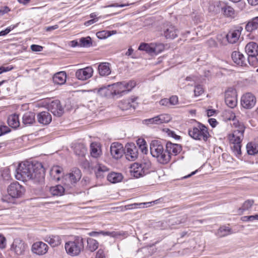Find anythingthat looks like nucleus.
<instances>
[{"instance_id":"nucleus-60","label":"nucleus","mask_w":258,"mask_h":258,"mask_svg":"<svg viewBox=\"0 0 258 258\" xmlns=\"http://www.w3.org/2000/svg\"><path fill=\"white\" fill-rule=\"evenodd\" d=\"M96 258H106L104 251L102 249H99L96 255Z\"/></svg>"},{"instance_id":"nucleus-19","label":"nucleus","mask_w":258,"mask_h":258,"mask_svg":"<svg viewBox=\"0 0 258 258\" xmlns=\"http://www.w3.org/2000/svg\"><path fill=\"white\" fill-rule=\"evenodd\" d=\"M124 153L126 159L128 160H135L138 156V149L133 144H128L126 146V150Z\"/></svg>"},{"instance_id":"nucleus-57","label":"nucleus","mask_w":258,"mask_h":258,"mask_svg":"<svg viewBox=\"0 0 258 258\" xmlns=\"http://www.w3.org/2000/svg\"><path fill=\"white\" fill-rule=\"evenodd\" d=\"M14 28V26H10L7 28L5 30H2L0 32V36H5L8 34Z\"/></svg>"},{"instance_id":"nucleus-42","label":"nucleus","mask_w":258,"mask_h":258,"mask_svg":"<svg viewBox=\"0 0 258 258\" xmlns=\"http://www.w3.org/2000/svg\"><path fill=\"white\" fill-rule=\"evenodd\" d=\"M161 199H158L157 200H155L154 201H153L150 203H134L132 204H128L127 205H125L124 208L126 210H131L134 209L138 208L139 206H140L141 205H145L147 204H149L151 203H154L155 204H157L159 203V202L161 201Z\"/></svg>"},{"instance_id":"nucleus-1","label":"nucleus","mask_w":258,"mask_h":258,"mask_svg":"<svg viewBox=\"0 0 258 258\" xmlns=\"http://www.w3.org/2000/svg\"><path fill=\"white\" fill-rule=\"evenodd\" d=\"M45 170L41 163L35 164L29 162L19 164L16 170L15 177L19 180H33L35 182L43 181Z\"/></svg>"},{"instance_id":"nucleus-32","label":"nucleus","mask_w":258,"mask_h":258,"mask_svg":"<svg viewBox=\"0 0 258 258\" xmlns=\"http://www.w3.org/2000/svg\"><path fill=\"white\" fill-rule=\"evenodd\" d=\"M233 125L236 128L235 130L234 131L233 134L229 136H235V134L239 135L237 134H241L242 135H243L245 127L243 124L242 122H239L238 120H235L233 119Z\"/></svg>"},{"instance_id":"nucleus-6","label":"nucleus","mask_w":258,"mask_h":258,"mask_svg":"<svg viewBox=\"0 0 258 258\" xmlns=\"http://www.w3.org/2000/svg\"><path fill=\"white\" fill-rule=\"evenodd\" d=\"M8 194L13 198L21 197L24 193V187L18 182L15 181L12 183L8 187Z\"/></svg>"},{"instance_id":"nucleus-31","label":"nucleus","mask_w":258,"mask_h":258,"mask_svg":"<svg viewBox=\"0 0 258 258\" xmlns=\"http://www.w3.org/2000/svg\"><path fill=\"white\" fill-rule=\"evenodd\" d=\"M90 153L94 158L99 157L101 154V150L100 145L97 143H92L90 145Z\"/></svg>"},{"instance_id":"nucleus-22","label":"nucleus","mask_w":258,"mask_h":258,"mask_svg":"<svg viewBox=\"0 0 258 258\" xmlns=\"http://www.w3.org/2000/svg\"><path fill=\"white\" fill-rule=\"evenodd\" d=\"M143 170L142 166H141L140 164L138 163H134L131 166L130 173L131 175L134 177L139 178L146 174L144 171Z\"/></svg>"},{"instance_id":"nucleus-7","label":"nucleus","mask_w":258,"mask_h":258,"mask_svg":"<svg viewBox=\"0 0 258 258\" xmlns=\"http://www.w3.org/2000/svg\"><path fill=\"white\" fill-rule=\"evenodd\" d=\"M225 101L229 107L233 108L237 105V94L235 89L229 88L225 93Z\"/></svg>"},{"instance_id":"nucleus-39","label":"nucleus","mask_w":258,"mask_h":258,"mask_svg":"<svg viewBox=\"0 0 258 258\" xmlns=\"http://www.w3.org/2000/svg\"><path fill=\"white\" fill-rule=\"evenodd\" d=\"M75 154L79 156H84L87 153V148L82 144L77 145L75 147Z\"/></svg>"},{"instance_id":"nucleus-12","label":"nucleus","mask_w":258,"mask_h":258,"mask_svg":"<svg viewBox=\"0 0 258 258\" xmlns=\"http://www.w3.org/2000/svg\"><path fill=\"white\" fill-rule=\"evenodd\" d=\"M93 69L91 67H87L77 70L75 76L78 80L85 81L93 76Z\"/></svg>"},{"instance_id":"nucleus-59","label":"nucleus","mask_w":258,"mask_h":258,"mask_svg":"<svg viewBox=\"0 0 258 258\" xmlns=\"http://www.w3.org/2000/svg\"><path fill=\"white\" fill-rule=\"evenodd\" d=\"M169 101V99L164 98L160 101L159 103L161 105L169 107L170 105Z\"/></svg>"},{"instance_id":"nucleus-3","label":"nucleus","mask_w":258,"mask_h":258,"mask_svg":"<svg viewBox=\"0 0 258 258\" xmlns=\"http://www.w3.org/2000/svg\"><path fill=\"white\" fill-rule=\"evenodd\" d=\"M64 248L67 253L72 256L79 255L84 248L83 238L76 236L73 239L66 242Z\"/></svg>"},{"instance_id":"nucleus-30","label":"nucleus","mask_w":258,"mask_h":258,"mask_svg":"<svg viewBox=\"0 0 258 258\" xmlns=\"http://www.w3.org/2000/svg\"><path fill=\"white\" fill-rule=\"evenodd\" d=\"M8 123L10 126L14 128H17L20 126L19 116L16 114L10 115L8 118Z\"/></svg>"},{"instance_id":"nucleus-24","label":"nucleus","mask_w":258,"mask_h":258,"mask_svg":"<svg viewBox=\"0 0 258 258\" xmlns=\"http://www.w3.org/2000/svg\"><path fill=\"white\" fill-rule=\"evenodd\" d=\"M37 120L39 123L47 125L52 120L51 114L47 111H42L37 114Z\"/></svg>"},{"instance_id":"nucleus-4","label":"nucleus","mask_w":258,"mask_h":258,"mask_svg":"<svg viewBox=\"0 0 258 258\" xmlns=\"http://www.w3.org/2000/svg\"><path fill=\"white\" fill-rule=\"evenodd\" d=\"M189 136L196 140L206 142L210 137L208 128L203 124L198 122L197 126L189 128Z\"/></svg>"},{"instance_id":"nucleus-18","label":"nucleus","mask_w":258,"mask_h":258,"mask_svg":"<svg viewBox=\"0 0 258 258\" xmlns=\"http://www.w3.org/2000/svg\"><path fill=\"white\" fill-rule=\"evenodd\" d=\"M48 109L55 116H60L63 113V108L60 101L57 100H54L49 104Z\"/></svg>"},{"instance_id":"nucleus-55","label":"nucleus","mask_w":258,"mask_h":258,"mask_svg":"<svg viewBox=\"0 0 258 258\" xmlns=\"http://www.w3.org/2000/svg\"><path fill=\"white\" fill-rule=\"evenodd\" d=\"M31 49L33 51L39 52L42 50L43 47L38 45L32 44L31 45Z\"/></svg>"},{"instance_id":"nucleus-10","label":"nucleus","mask_w":258,"mask_h":258,"mask_svg":"<svg viewBox=\"0 0 258 258\" xmlns=\"http://www.w3.org/2000/svg\"><path fill=\"white\" fill-rule=\"evenodd\" d=\"M28 248L27 245L20 238L14 239L11 249L17 255H23L25 254Z\"/></svg>"},{"instance_id":"nucleus-48","label":"nucleus","mask_w":258,"mask_h":258,"mask_svg":"<svg viewBox=\"0 0 258 258\" xmlns=\"http://www.w3.org/2000/svg\"><path fill=\"white\" fill-rule=\"evenodd\" d=\"M91 39L90 37H82L80 39V45L83 47H88L91 44Z\"/></svg>"},{"instance_id":"nucleus-40","label":"nucleus","mask_w":258,"mask_h":258,"mask_svg":"<svg viewBox=\"0 0 258 258\" xmlns=\"http://www.w3.org/2000/svg\"><path fill=\"white\" fill-rule=\"evenodd\" d=\"M246 150L248 154L254 155L258 153V145L253 143H248L246 145Z\"/></svg>"},{"instance_id":"nucleus-21","label":"nucleus","mask_w":258,"mask_h":258,"mask_svg":"<svg viewBox=\"0 0 258 258\" xmlns=\"http://www.w3.org/2000/svg\"><path fill=\"white\" fill-rule=\"evenodd\" d=\"M242 30V28L241 27L236 29L230 30L226 35L228 41L232 44L236 43L239 39Z\"/></svg>"},{"instance_id":"nucleus-62","label":"nucleus","mask_w":258,"mask_h":258,"mask_svg":"<svg viewBox=\"0 0 258 258\" xmlns=\"http://www.w3.org/2000/svg\"><path fill=\"white\" fill-rule=\"evenodd\" d=\"M208 122L213 127H215L218 123L216 119L215 118L209 119Z\"/></svg>"},{"instance_id":"nucleus-52","label":"nucleus","mask_w":258,"mask_h":258,"mask_svg":"<svg viewBox=\"0 0 258 258\" xmlns=\"http://www.w3.org/2000/svg\"><path fill=\"white\" fill-rule=\"evenodd\" d=\"M164 131L167 134V135L169 136L172 137L173 138H174L176 140H178L180 139L179 136L176 135V134L174 133V132L169 130V128H164Z\"/></svg>"},{"instance_id":"nucleus-61","label":"nucleus","mask_w":258,"mask_h":258,"mask_svg":"<svg viewBox=\"0 0 258 258\" xmlns=\"http://www.w3.org/2000/svg\"><path fill=\"white\" fill-rule=\"evenodd\" d=\"M13 69V67H0V74H2L4 72H7L12 70Z\"/></svg>"},{"instance_id":"nucleus-64","label":"nucleus","mask_w":258,"mask_h":258,"mask_svg":"<svg viewBox=\"0 0 258 258\" xmlns=\"http://www.w3.org/2000/svg\"><path fill=\"white\" fill-rule=\"evenodd\" d=\"M97 21V19H92L91 20H89L88 21L85 22V23H84V25L86 26H89L94 24V23H95Z\"/></svg>"},{"instance_id":"nucleus-9","label":"nucleus","mask_w":258,"mask_h":258,"mask_svg":"<svg viewBox=\"0 0 258 258\" xmlns=\"http://www.w3.org/2000/svg\"><path fill=\"white\" fill-rule=\"evenodd\" d=\"M239 135L235 134V136H229V140L231 143L233 145L231 146V148L233 150V153L236 156L241 155V142L243 139V135L241 134Z\"/></svg>"},{"instance_id":"nucleus-45","label":"nucleus","mask_w":258,"mask_h":258,"mask_svg":"<svg viewBox=\"0 0 258 258\" xmlns=\"http://www.w3.org/2000/svg\"><path fill=\"white\" fill-rule=\"evenodd\" d=\"M152 46H153L152 43L150 44L142 43L140 45L138 49L140 50L145 51L148 53L152 55Z\"/></svg>"},{"instance_id":"nucleus-53","label":"nucleus","mask_w":258,"mask_h":258,"mask_svg":"<svg viewBox=\"0 0 258 258\" xmlns=\"http://www.w3.org/2000/svg\"><path fill=\"white\" fill-rule=\"evenodd\" d=\"M204 92L203 88L201 85H198L196 86L194 93L195 96H199L201 95Z\"/></svg>"},{"instance_id":"nucleus-17","label":"nucleus","mask_w":258,"mask_h":258,"mask_svg":"<svg viewBox=\"0 0 258 258\" xmlns=\"http://www.w3.org/2000/svg\"><path fill=\"white\" fill-rule=\"evenodd\" d=\"M48 250L47 245L41 241L36 242L32 246V251L37 255H43Z\"/></svg>"},{"instance_id":"nucleus-23","label":"nucleus","mask_w":258,"mask_h":258,"mask_svg":"<svg viewBox=\"0 0 258 258\" xmlns=\"http://www.w3.org/2000/svg\"><path fill=\"white\" fill-rule=\"evenodd\" d=\"M233 61L238 66H244L246 65V59L243 54L239 51H233L231 54Z\"/></svg>"},{"instance_id":"nucleus-50","label":"nucleus","mask_w":258,"mask_h":258,"mask_svg":"<svg viewBox=\"0 0 258 258\" xmlns=\"http://www.w3.org/2000/svg\"><path fill=\"white\" fill-rule=\"evenodd\" d=\"M97 37L99 39H105L111 35L110 32L108 31H102L96 33Z\"/></svg>"},{"instance_id":"nucleus-2","label":"nucleus","mask_w":258,"mask_h":258,"mask_svg":"<svg viewBox=\"0 0 258 258\" xmlns=\"http://www.w3.org/2000/svg\"><path fill=\"white\" fill-rule=\"evenodd\" d=\"M150 153L160 164H166L170 161L169 155L166 148L158 140H153L150 144Z\"/></svg>"},{"instance_id":"nucleus-15","label":"nucleus","mask_w":258,"mask_h":258,"mask_svg":"<svg viewBox=\"0 0 258 258\" xmlns=\"http://www.w3.org/2000/svg\"><path fill=\"white\" fill-rule=\"evenodd\" d=\"M178 30L170 24H168L163 28V35L167 39H173L178 36Z\"/></svg>"},{"instance_id":"nucleus-14","label":"nucleus","mask_w":258,"mask_h":258,"mask_svg":"<svg viewBox=\"0 0 258 258\" xmlns=\"http://www.w3.org/2000/svg\"><path fill=\"white\" fill-rule=\"evenodd\" d=\"M171 119L170 116L167 114H160L153 118L147 119L144 120L147 124H160L161 123H167Z\"/></svg>"},{"instance_id":"nucleus-8","label":"nucleus","mask_w":258,"mask_h":258,"mask_svg":"<svg viewBox=\"0 0 258 258\" xmlns=\"http://www.w3.org/2000/svg\"><path fill=\"white\" fill-rule=\"evenodd\" d=\"M81 170L77 168H74L71 170L69 173L65 175V184L69 185H73L81 179Z\"/></svg>"},{"instance_id":"nucleus-34","label":"nucleus","mask_w":258,"mask_h":258,"mask_svg":"<svg viewBox=\"0 0 258 258\" xmlns=\"http://www.w3.org/2000/svg\"><path fill=\"white\" fill-rule=\"evenodd\" d=\"M123 176L120 173L111 172L107 175V180L113 183L120 182Z\"/></svg>"},{"instance_id":"nucleus-63","label":"nucleus","mask_w":258,"mask_h":258,"mask_svg":"<svg viewBox=\"0 0 258 258\" xmlns=\"http://www.w3.org/2000/svg\"><path fill=\"white\" fill-rule=\"evenodd\" d=\"M137 143L139 147L142 146L147 145L146 142L143 139H138L137 141Z\"/></svg>"},{"instance_id":"nucleus-49","label":"nucleus","mask_w":258,"mask_h":258,"mask_svg":"<svg viewBox=\"0 0 258 258\" xmlns=\"http://www.w3.org/2000/svg\"><path fill=\"white\" fill-rule=\"evenodd\" d=\"M140 164L141 166H142V168H143V170L144 171V172L146 174L149 172V170L151 168V163L150 161L144 160V161L142 162V164Z\"/></svg>"},{"instance_id":"nucleus-46","label":"nucleus","mask_w":258,"mask_h":258,"mask_svg":"<svg viewBox=\"0 0 258 258\" xmlns=\"http://www.w3.org/2000/svg\"><path fill=\"white\" fill-rule=\"evenodd\" d=\"M152 55L158 54L162 52L164 49V45L162 43H152Z\"/></svg>"},{"instance_id":"nucleus-28","label":"nucleus","mask_w":258,"mask_h":258,"mask_svg":"<svg viewBox=\"0 0 258 258\" xmlns=\"http://www.w3.org/2000/svg\"><path fill=\"white\" fill-rule=\"evenodd\" d=\"M67 79V75L64 72H60L56 73L53 77V81L55 84L58 85L63 84Z\"/></svg>"},{"instance_id":"nucleus-35","label":"nucleus","mask_w":258,"mask_h":258,"mask_svg":"<svg viewBox=\"0 0 258 258\" xmlns=\"http://www.w3.org/2000/svg\"><path fill=\"white\" fill-rule=\"evenodd\" d=\"M35 122V114L32 112H27L23 116V123L25 125H29Z\"/></svg>"},{"instance_id":"nucleus-41","label":"nucleus","mask_w":258,"mask_h":258,"mask_svg":"<svg viewBox=\"0 0 258 258\" xmlns=\"http://www.w3.org/2000/svg\"><path fill=\"white\" fill-rule=\"evenodd\" d=\"M223 14L228 17H233L235 15V11L232 7L228 5H225L221 8Z\"/></svg>"},{"instance_id":"nucleus-16","label":"nucleus","mask_w":258,"mask_h":258,"mask_svg":"<svg viewBox=\"0 0 258 258\" xmlns=\"http://www.w3.org/2000/svg\"><path fill=\"white\" fill-rule=\"evenodd\" d=\"M137 97H135L124 99L119 102L118 106L122 110H126L131 108L135 109L137 105Z\"/></svg>"},{"instance_id":"nucleus-43","label":"nucleus","mask_w":258,"mask_h":258,"mask_svg":"<svg viewBox=\"0 0 258 258\" xmlns=\"http://www.w3.org/2000/svg\"><path fill=\"white\" fill-rule=\"evenodd\" d=\"M99 243L97 240L93 238H88L87 240V248L91 252L96 250L98 247Z\"/></svg>"},{"instance_id":"nucleus-27","label":"nucleus","mask_w":258,"mask_h":258,"mask_svg":"<svg viewBox=\"0 0 258 258\" xmlns=\"http://www.w3.org/2000/svg\"><path fill=\"white\" fill-rule=\"evenodd\" d=\"M45 241L52 247H56L59 245L61 242V239L59 236L51 235L46 237Z\"/></svg>"},{"instance_id":"nucleus-11","label":"nucleus","mask_w":258,"mask_h":258,"mask_svg":"<svg viewBox=\"0 0 258 258\" xmlns=\"http://www.w3.org/2000/svg\"><path fill=\"white\" fill-rule=\"evenodd\" d=\"M256 98L255 96L250 93H247L244 94L241 99V104L243 107L246 109H251L255 104Z\"/></svg>"},{"instance_id":"nucleus-56","label":"nucleus","mask_w":258,"mask_h":258,"mask_svg":"<svg viewBox=\"0 0 258 258\" xmlns=\"http://www.w3.org/2000/svg\"><path fill=\"white\" fill-rule=\"evenodd\" d=\"M241 219L243 222H251L254 220V215L245 216L242 217Z\"/></svg>"},{"instance_id":"nucleus-36","label":"nucleus","mask_w":258,"mask_h":258,"mask_svg":"<svg viewBox=\"0 0 258 258\" xmlns=\"http://www.w3.org/2000/svg\"><path fill=\"white\" fill-rule=\"evenodd\" d=\"M257 28L258 17H256L249 21L245 26V29L248 32H252Z\"/></svg>"},{"instance_id":"nucleus-5","label":"nucleus","mask_w":258,"mask_h":258,"mask_svg":"<svg viewBox=\"0 0 258 258\" xmlns=\"http://www.w3.org/2000/svg\"><path fill=\"white\" fill-rule=\"evenodd\" d=\"M136 85L135 81H130L128 82H117L111 85L112 87V93L115 95H123L134 88ZM110 87V86H109Z\"/></svg>"},{"instance_id":"nucleus-29","label":"nucleus","mask_w":258,"mask_h":258,"mask_svg":"<svg viewBox=\"0 0 258 258\" xmlns=\"http://www.w3.org/2000/svg\"><path fill=\"white\" fill-rule=\"evenodd\" d=\"M108 171V168L105 166L98 164L95 167V172L97 178L103 177Z\"/></svg>"},{"instance_id":"nucleus-44","label":"nucleus","mask_w":258,"mask_h":258,"mask_svg":"<svg viewBox=\"0 0 258 258\" xmlns=\"http://www.w3.org/2000/svg\"><path fill=\"white\" fill-rule=\"evenodd\" d=\"M254 203V201L252 200H247L245 201L241 207L238 209L239 214H242L244 211L249 210Z\"/></svg>"},{"instance_id":"nucleus-25","label":"nucleus","mask_w":258,"mask_h":258,"mask_svg":"<svg viewBox=\"0 0 258 258\" xmlns=\"http://www.w3.org/2000/svg\"><path fill=\"white\" fill-rule=\"evenodd\" d=\"M247 55H258V45L254 42L248 43L245 47Z\"/></svg>"},{"instance_id":"nucleus-38","label":"nucleus","mask_w":258,"mask_h":258,"mask_svg":"<svg viewBox=\"0 0 258 258\" xmlns=\"http://www.w3.org/2000/svg\"><path fill=\"white\" fill-rule=\"evenodd\" d=\"M232 233L231 229L229 227H220L216 233L217 235L220 237H224Z\"/></svg>"},{"instance_id":"nucleus-26","label":"nucleus","mask_w":258,"mask_h":258,"mask_svg":"<svg viewBox=\"0 0 258 258\" xmlns=\"http://www.w3.org/2000/svg\"><path fill=\"white\" fill-rule=\"evenodd\" d=\"M98 72L100 76H106L111 73L109 63L108 62L100 63L98 67Z\"/></svg>"},{"instance_id":"nucleus-13","label":"nucleus","mask_w":258,"mask_h":258,"mask_svg":"<svg viewBox=\"0 0 258 258\" xmlns=\"http://www.w3.org/2000/svg\"><path fill=\"white\" fill-rule=\"evenodd\" d=\"M110 151L112 157L115 159H120L124 153L122 145L117 142L111 144Z\"/></svg>"},{"instance_id":"nucleus-58","label":"nucleus","mask_w":258,"mask_h":258,"mask_svg":"<svg viewBox=\"0 0 258 258\" xmlns=\"http://www.w3.org/2000/svg\"><path fill=\"white\" fill-rule=\"evenodd\" d=\"M6 245V238L2 235H0V248H4Z\"/></svg>"},{"instance_id":"nucleus-37","label":"nucleus","mask_w":258,"mask_h":258,"mask_svg":"<svg viewBox=\"0 0 258 258\" xmlns=\"http://www.w3.org/2000/svg\"><path fill=\"white\" fill-rule=\"evenodd\" d=\"M50 192L52 195L55 196H61L63 195L64 192V187L60 185H57L51 187Z\"/></svg>"},{"instance_id":"nucleus-51","label":"nucleus","mask_w":258,"mask_h":258,"mask_svg":"<svg viewBox=\"0 0 258 258\" xmlns=\"http://www.w3.org/2000/svg\"><path fill=\"white\" fill-rule=\"evenodd\" d=\"M11 132V129L7 125H0V136Z\"/></svg>"},{"instance_id":"nucleus-33","label":"nucleus","mask_w":258,"mask_h":258,"mask_svg":"<svg viewBox=\"0 0 258 258\" xmlns=\"http://www.w3.org/2000/svg\"><path fill=\"white\" fill-rule=\"evenodd\" d=\"M62 172V168L58 166L52 167L50 171V175L54 180H59Z\"/></svg>"},{"instance_id":"nucleus-20","label":"nucleus","mask_w":258,"mask_h":258,"mask_svg":"<svg viewBox=\"0 0 258 258\" xmlns=\"http://www.w3.org/2000/svg\"><path fill=\"white\" fill-rule=\"evenodd\" d=\"M166 148L168 155H169L170 160L171 159V156L177 155L182 150L181 146L180 145L173 144L169 142L166 143Z\"/></svg>"},{"instance_id":"nucleus-54","label":"nucleus","mask_w":258,"mask_h":258,"mask_svg":"<svg viewBox=\"0 0 258 258\" xmlns=\"http://www.w3.org/2000/svg\"><path fill=\"white\" fill-rule=\"evenodd\" d=\"M170 105H176L178 102V97L176 96H172L169 99Z\"/></svg>"},{"instance_id":"nucleus-47","label":"nucleus","mask_w":258,"mask_h":258,"mask_svg":"<svg viewBox=\"0 0 258 258\" xmlns=\"http://www.w3.org/2000/svg\"><path fill=\"white\" fill-rule=\"evenodd\" d=\"M247 61L250 66L254 67H257L258 66V55H248Z\"/></svg>"}]
</instances>
